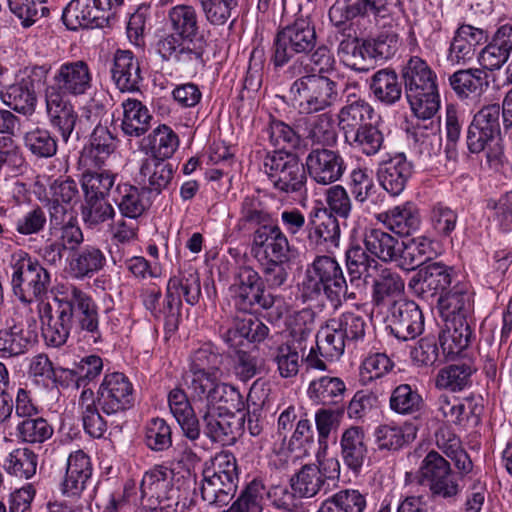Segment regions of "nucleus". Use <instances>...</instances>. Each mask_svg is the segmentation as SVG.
I'll list each match as a JSON object with an SVG mask.
<instances>
[{
    "label": "nucleus",
    "instance_id": "f257e3e1",
    "mask_svg": "<svg viewBox=\"0 0 512 512\" xmlns=\"http://www.w3.org/2000/svg\"><path fill=\"white\" fill-rule=\"evenodd\" d=\"M53 302L54 306L46 302L39 307L42 335L49 346L64 345L72 332H84L94 343L100 340L98 306L89 293L74 284H62Z\"/></svg>",
    "mask_w": 512,
    "mask_h": 512
},
{
    "label": "nucleus",
    "instance_id": "f03ea898",
    "mask_svg": "<svg viewBox=\"0 0 512 512\" xmlns=\"http://www.w3.org/2000/svg\"><path fill=\"white\" fill-rule=\"evenodd\" d=\"M168 32L155 43L157 55L165 62L189 67L201 64L207 46L202 19L191 4H177L167 11Z\"/></svg>",
    "mask_w": 512,
    "mask_h": 512
},
{
    "label": "nucleus",
    "instance_id": "7ed1b4c3",
    "mask_svg": "<svg viewBox=\"0 0 512 512\" xmlns=\"http://www.w3.org/2000/svg\"><path fill=\"white\" fill-rule=\"evenodd\" d=\"M289 77H297L288 94L294 109L301 115L323 112L339 100L338 83L326 75L309 74L303 58H297L287 68Z\"/></svg>",
    "mask_w": 512,
    "mask_h": 512
},
{
    "label": "nucleus",
    "instance_id": "20e7f679",
    "mask_svg": "<svg viewBox=\"0 0 512 512\" xmlns=\"http://www.w3.org/2000/svg\"><path fill=\"white\" fill-rule=\"evenodd\" d=\"M366 321L356 312H344L326 321L316 334V347L320 355L338 360L346 346L355 345L365 336Z\"/></svg>",
    "mask_w": 512,
    "mask_h": 512
},
{
    "label": "nucleus",
    "instance_id": "39448f33",
    "mask_svg": "<svg viewBox=\"0 0 512 512\" xmlns=\"http://www.w3.org/2000/svg\"><path fill=\"white\" fill-rule=\"evenodd\" d=\"M317 43L315 25L309 16L297 17L293 23L279 30L272 45L270 62L274 69L291 64L297 55H308Z\"/></svg>",
    "mask_w": 512,
    "mask_h": 512
},
{
    "label": "nucleus",
    "instance_id": "423d86ee",
    "mask_svg": "<svg viewBox=\"0 0 512 512\" xmlns=\"http://www.w3.org/2000/svg\"><path fill=\"white\" fill-rule=\"evenodd\" d=\"M185 384L194 402L205 403L206 407L218 406L228 412H241L245 408L239 390L221 381V374L186 372Z\"/></svg>",
    "mask_w": 512,
    "mask_h": 512
},
{
    "label": "nucleus",
    "instance_id": "0eeeda50",
    "mask_svg": "<svg viewBox=\"0 0 512 512\" xmlns=\"http://www.w3.org/2000/svg\"><path fill=\"white\" fill-rule=\"evenodd\" d=\"M10 267L12 289L21 302L31 303L47 293L50 273L28 253H13Z\"/></svg>",
    "mask_w": 512,
    "mask_h": 512
},
{
    "label": "nucleus",
    "instance_id": "6e6552de",
    "mask_svg": "<svg viewBox=\"0 0 512 512\" xmlns=\"http://www.w3.org/2000/svg\"><path fill=\"white\" fill-rule=\"evenodd\" d=\"M229 294L234 308L243 313L269 310L275 304V297L266 292L262 277L251 266L243 265L237 269Z\"/></svg>",
    "mask_w": 512,
    "mask_h": 512
},
{
    "label": "nucleus",
    "instance_id": "1a4fd4ad",
    "mask_svg": "<svg viewBox=\"0 0 512 512\" xmlns=\"http://www.w3.org/2000/svg\"><path fill=\"white\" fill-rule=\"evenodd\" d=\"M263 166L276 190L287 194L306 191L305 165L296 154L286 151L269 152L264 157Z\"/></svg>",
    "mask_w": 512,
    "mask_h": 512
},
{
    "label": "nucleus",
    "instance_id": "9d476101",
    "mask_svg": "<svg viewBox=\"0 0 512 512\" xmlns=\"http://www.w3.org/2000/svg\"><path fill=\"white\" fill-rule=\"evenodd\" d=\"M173 476V471L162 465H156L144 473L140 492L145 508L171 512L179 502V490L173 484Z\"/></svg>",
    "mask_w": 512,
    "mask_h": 512
},
{
    "label": "nucleus",
    "instance_id": "9b49d317",
    "mask_svg": "<svg viewBox=\"0 0 512 512\" xmlns=\"http://www.w3.org/2000/svg\"><path fill=\"white\" fill-rule=\"evenodd\" d=\"M307 287L313 292L321 291L335 305L341 303V299H355V293L348 292L347 282L340 264L332 257L318 256L307 269Z\"/></svg>",
    "mask_w": 512,
    "mask_h": 512
},
{
    "label": "nucleus",
    "instance_id": "f8f14e48",
    "mask_svg": "<svg viewBox=\"0 0 512 512\" xmlns=\"http://www.w3.org/2000/svg\"><path fill=\"white\" fill-rule=\"evenodd\" d=\"M93 87V74L84 60L66 61L55 70L52 83L45 88V93L67 98L81 97Z\"/></svg>",
    "mask_w": 512,
    "mask_h": 512
},
{
    "label": "nucleus",
    "instance_id": "ddd939ff",
    "mask_svg": "<svg viewBox=\"0 0 512 512\" xmlns=\"http://www.w3.org/2000/svg\"><path fill=\"white\" fill-rule=\"evenodd\" d=\"M419 477L420 483L429 487L433 497L451 499L460 492L457 475L450 463L436 451H430L422 460Z\"/></svg>",
    "mask_w": 512,
    "mask_h": 512
},
{
    "label": "nucleus",
    "instance_id": "4468645a",
    "mask_svg": "<svg viewBox=\"0 0 512 512\" xmlns=\"http://www.w3.org/2000/svg\"><path fill=\"white\" fill-rule=\"evenodd\" d=\"M100 410L108 415H117L134 405V388L130 379L121 372L106 373L96 392Z\"/></svg>",
    "mask_w": 512,
    "mask_h": 512
},
{
    "label": "nucleus",
    "instance_id": "2eb2a0df",
    "mask_svg": "<svg viewBox=\"0 0 512 512\" xmlns=\"http://www.w3.org/2000/svg\"><path fill=\"white\" fill-rule=\"evenodd\" d=\"M251 253L258 262L274 259H291L295 249L290 244L286 233L277 224H267L252 234Z\"/></svg>",
    "mask_w": 512,
    "mask_h": 512
},
{
    "label": "nucleus",
    "instance_id": "dca6fc26",
    "mask_svg": "<svg viewBox=\"0 0 512 512\" xmlns=\"http://www.w3.org/2000/svg\"><path fill=\"white\" fill-rule=\"evenodd\" d=\"M110 0H71L62 19L69 30L101 28L108 24Z\"/></svg>",
    "mask_w": 512,
    "mask_h": 512
},
{
    "label": "nucleus",
    "instance_id": "f3484780",
    "mask_svg": "<svg viewBox=\"0 0 512 512\" xmlns=\"http://www.w3.org/2000/svg\"><path fill=\"white\" fill-rule=\"evenodd\" d=\"M392 335L402 341L415 339L424 330V316L417 303L411 300L395 301L387 316Z\"/></svg>",
    "mask_w": 512,
    "mask_h": 512
},
{
    "label": "nucleus",
    "instance_id": "a211bd4d",
    "mask_svg": "<svg viewBox=\"0 0 512 512\" xmlns=\"http://www.w3.org/2000/svg\"><path fill=\"white\" fill-rule=\"evenodd\" d=\"M399 47L398 36L394 33H383L377 38L365 41L359 45L357 40L342 41L340 43V51L347 54L345 62L348 66L356 71H367L368 69L358 66L356 59L358 56L363 57L367 53L371 58L386 60L394 56Z\"/></svg>",
    "mask_w": 512,
    "mask_h": 512
},
{
    "label": "nucleus",
    "instance_id": "6ab92c4d",
    "mask_svg": "<svg viewBox=\"0 0 512 512\" xmlns=\"http://www.w3.org/2000/svg\"><path fill=\"white\" fill-rule=\"evenodd\" d=\"M453 282V269L434 262L421 269L409 281V288L419 298L429 301L442 296Z\"/></svg>",
    "mask_w": 512,
    "mask_h": 512
},
{
    "label": "nucleus",
    "instance_id": "aec40b11",
    "mask_svg": "<svg viewBox=\"0 0 512 512\" xmlns=\"http://www.w3.org/2000/svg\"><path fill=\"white\" fill-rule=\"evenodd\" d=\"M304 165L310 178L320 185L338 181L346 169L340 153L328 148L312 149L307 154Z\"/></svg>",
    "mask_w": 512,
    "mask_h": 512
},
{
    "label": "nucleus",
    "instance_id": "412c9836",
    "mask_svg": "<svg viewBox=\"0 0 512 512\" xmlns=\"http://www.w3.org/2000/svg\"><path fill=\"white\" fill-rule=\"evenodd\" d=\"M118 142L117 136L107 126L96 125L81 152L80 163L84 167L102 169L116 157Z\"/></svg>",
    "mask_w": 512,
    "mask_h": 512
},
{
    "label": "nucleus",
    "instance_id": "4be33fe9",
    "mask_svg": "<svg viewBox=\"0 0 512 512\" xmlns=\"http://www.w3.org/2000/svg\"><path fill=\"white\" fill-rule=\"evenodd\" d=\"M488 40L485 30L469 24L460 25L454 32L447 51L446 60L452 65H465L470 62L478 46Z\"/></svg>",
    "mask_w": 512,
    "mask_h": 512
},
{
    "label": "nucleus",
    "instance_id": "5701e85b",
    "mask_svg": "<svg viewBox=\"0 0 512 512\" xmlns=\"http://www.w3.org/2000/svg\"><path fill=\"white\" fill-rule=\"evenodd\" d=\"M413 164L404 153H396L378 164L376 176L380 186L391 196L400 195L413 174Z\"/></svg>",
    "mask_w": 512,
    "mask_h": 512
},
{
    "label": "nucleus",
    "instance_id": "b1692460",
    "mask_svg": "<svg viewBox=\"0 0 512 512\" xmlns=\"http://www.w3.org/2000/svg\"><path fill=\"white\" fill-rule=\"evenodd\" d=\"M111 79L121 92L139 91L143 80L140 62L130 50L117 49L110 61Z\"/></svg>",
    "mask_w": 512,
    "mask_h": 512
},
{
    "label": "nucleus",
    "instance_id": "393cba45",
    "mask_svg": "<svg viewBox=\"0 0 512 512\" xmlns=\"http://www.w3.org/2000/svg\"><path fill=\"white\" fill-rule=\"evenodd\" d=\"M444 327L438 340L444 360H453L470 344L474 334L466 317L444 319Z\"/></svg>",
    "mask_w": 512,
    "mask_h": 512
},
{
    "label": "nucleus",
    "instance_id": "a878e982",
    "mask_svg": "<svg viewBox=\"0 0 512 512\" xmlns=\"http://www.w3.org/2000/svg\"><path fill=\"white\" fill-rule=\"evenodd\" d=\"M340 457L354 475H359L368 460V441L362 427L350 426L340 437Z\"/></svg>",
    "mask_w": 512,
    "mask_h": 512
},
{
    "label": "nucleus",
    "instance_id": "bb28decb",
    "mask_svg": "<svg viewBox=\"0 0 512 512\" xmlns=\"http://www.w3.org/2000/svg\"><path fill=\"white\" fill-rule=\"evenodd\" d=\"M326 465L332 470L331 474H325L316 465H305L291 479V489L298 493L299 497L311 498L323 487L327 479H335L339 475L340 464L335 459H328Z\"/></svg>",
    "mask_w": 512,
    "mask_h": 512
},
{
    "label": "nucleus",
    "instance_id": "cd10ccee",
    "mask_svg": "<svg viewBox=\"0 0 512 512\" xmlns=\"http://www.w3.org/2000/svg\"><path fill=\"white\" fill-rule=\"evenodd\" d=\"M92 476L89 456L82 450L72 452L67 459L65 477L61 483V492L66 497H79Z\"/></svg>",
    "mask_w": 512,
    "mask_h": 512
},
{
    "label": "nucleus",
    "instance_id": "c85d7f7f",
    "mask_svg": "<svg viewBox=\"0 0 512 512\" xmlns=\"http://www.w3.org/2000/svg\"><path fill=\"white\" fill-rule=\"evenodd\" d=\"M106 262V256L99 247L85 245L67 258V271L72 279L83 281L101 271Z\"/></svg>",
    "mask_w": 512,
    "mask_h": 512
},
{
    "label": "nucleus",
    "instance_id": "c756f323",
    "mask_svg": "<svg viewBox=\"0 0 512 512\" xmlns=\"http://www.w3.org/2000/svg\"><path fill=\"white\" fill-rule=\"evenodd\" d=\"M376 219L399 236H409L421 225L419 209L410 201L377 214Z\"/></svg>",
    "mask_w": 512,
    "mask_h": 512
},
{
    "label": "nucleus",
    "instance_id": "7c9ffc66",
    "mask_svg": "<svg viewBox=\"0 0 512 512\" xmlns=\"http://www.w3.org/2000/svg\"><path fill=\"white\" fill-rule=\"evenodd\" d=\"M45 104L51 126L67 143L79 118L77 111L69 99L48 93H45Z\"/></svg>",
    "mask_w": 512,
    "mask_h": 512
},
{
    "label": "nucleus",
    "instance_id": "2f4dec72",
    "mask_svg": "<svg viewBox=\"0 0 512 512\" xmlns=\"http://www.w3.org/2000/svg\"><path fill=\"white\" fill-rule=\"evenodd\" d=\"M436 410L447 422L466 428L480 422V407H472V402H462L458 398L440 395L436 401Z\"/></svg>",
    "mask_w": 512,
    "mask_h": 512
},
{
    "label": "nucleus",
    "instance_id": "473e14b6",
    "mask_svg": "<svg viewBox=\"0 0 512 512\" xmlns=\"http://www.w3.org/2000/svg\"><path fill=\"white\" fill-rule=\"evenodd\" d=\"M449 84L457 97L461 100L476 99L482 96L489 88V75L484 69H460L449 77Z\"/></svg>",
    "mask_w": 512,
    "mask_h": 512
},
{
    "label": "nucleus",
    "instance_id": "72a5a7b5",
    "mask_svg": "<svg viewBox=\"0 0 512 512\" xmlns=\"http://www.w3.org/2000/svg\"><path fill=\"white\" fill-rule=\"evenodd\" d=\"M174 175L172 164L157 158L142 161L139 176L143 190L155 196L159 195L171 183Z\"/></svg>",
    "mask_w": 512,
    "mask_h": 512
},
{
    "label": "nucleus",
    "instance_id": "f704fd0d",
    "mask_svg": "<svg viewBox=\"0 0 512 512\" xmlns=\"http://www.w3.org/2000/svg\"><path fill=\"white\" fill-rule=\"evenodd\" d=\"M466 145L471 153L484 152L490 165L501 162L504 154L502 137L476 126L474 122L468 126Z\"/></svg>",
    "mask_w": 512,
    "mask_h": 512
},
{
    "label": "nucleus",
    "instance_id": "c9c22d12",
    "mask_svg": "<svg viewBox=\"0 0 512 512\" xmlns=\"http://www.w3.org/2000/svg\"><path fill=\"white\" fill-rule=\"evenodd\" d=\"M123 117L121 130L127 137H141L151 127L153 116L149 109L140 100L127 98L121 104Z\"/></svg>",
    "mask_w": 512,
    "mask_h": 512
},
{
    "label": "nucleus",
    "instance_id": "e433bc0d",
    "mask_svg": "<svg viewBox=\"0 0 512 512\" xmlns=\"http://www.w3.org/2000/svg\"><path fill=\"white\" fill-rule=\"evenodd\" d=\"M370 94L385 106H392L402 97V84L392 69L384 68L376 71L369 81Z\"/></svg>",
    "mask_w": 512,
    "mask_h": 512
},
{
    "label": "nucleus",
    "instance_id": "4c0bfd02",
    "mask_svg": "<svg viewBox=\"0 0 512 512\" xmlns=\"http://www.w3.org/2000/svg\"><path fill=\"white\" fill-rule=\"evenodd\" d=\"M433 254V240L427 236L421 235L407 241H400L397 266L411 271L431 259Z\"/></svg>",
    "mask_w": 512,
    "mask_h": 512
},
{
    "label": "nucleus",
    "instance_id": "58836bf2",
    "mask_svg": "<svg viewBox=\"0 0 512 512\" xmlns=\"http://www.w3.org/2000/svg\"><path fill=\"white\" fill-rule=\"evenodd\" d=\"M402 77L405 85V95L437 87L436 74L423 59L417 56L409 59L402 70Z\"/></svg>",
    "mask_w": 512,
    "mask_h": 512
},
{
    "label": "nucleus",
    "instance_id": "ea45409f",
    "mask_svg": "<svg viewBox=\"0 0 512 512\" xmlns=\"http://www.w3.org/2000/svg\"><path fill=\"white\" fill-rule=\"evenodd\" d=\"M382 128L379 120L374 121L347 135L345 142L368 157L375 156L386 148L385 135Z\"/></svg>",
    "mask_w": 512,
    "mask_h": 512
},
{
    "label": "nucleus",
    "instance_id": "a19ab883",
    "mask_svg": "<svg viewBox=\"0 0 512 512\" xmlns=\"http://www.w3.org/2000/svg\"><path fill=\"white\" fill-rule=\"evenodd\" d=\"M179 146L178 135L171 127L162 124L156 127L148 136L144 137L141 143L142 150L149 158H159L162 161L173 156Z\"/></svg>",
    "mask_w": 512,
    "mask_h": 512
},
{
    "label": "nucleus",
    "instance_id": "79ce46f5",
    "mask_svg": "<svg viewBox=\"0 0 512 512\" xmlns=\"http://www.w3.org/2000/svg\"><path fill=\"white\" fill-rule=\"evenodd\" d=\"M366 250L382 262L397 264L400 241L380 228H368L363 235Z\"/></svg>",
    "mask_w": 512,
    "mask_h": 512
},
{
    "label": "nucleus",
    "instance_id": "37998d69",
    "mask_svg": "<svg viewBox=\"0 0 512 512\" xmlns=\"http://www.w3.org/2000/svg\"><path fill=\"white\" fill-rule=\"evenodd\" d=\"M145 190L128 183H120L113 192V201L122 216L136 219L150 206L149 200L144 198Z\"/></svg>",
    "mask_w": 512,
    "mask_h": 512
},
{
    "label": "nucleus",
    "instance_id": "c03bdc74",
    "mask_svg": "<svg viewBox=\"0 0 512 512\" xmlns=\"http://www.w3.org/2000/svg\"><path fill=\"white\" fill-rule=\"evenodd\" d=\"M375 117L374 108L363 99L355 100L343 106L339 111L338 119L344 138L359 130L360 127L374 122Z\"/></svg>",
    "mask_w": 512,
    "mask_h": 512
},
{
    "label": "nucleus",
    "instance_id": "a18cd8bd",
    "mask_svg": "<svg viewBox=\"0 0 512 512\" xmlns=\"http://www.w3.org/2000/svg\"><path fill=\"white\" fill-rule=\"evenodd\" d=\"M346 392V385L339 377L322 376L310 382L307 393L310 400L323 406L340 404Z\"/></svg>",
    "mask_w": 512,
    "mask_h": 512
},
{
    "label": "nucleus",
    "instance_id": "49530a36",
    "mask_svg": "<svg viewBox=\"0 0 512 512\" xmlns=\"http://www.w3.org/2000/svg\"><path fill=\"white\" fill-rule=\"evenodd\" d=\"M237 487V479L205 475L201 486V496L209 505L221 507L230 503L235 496Z\"/></svg>",
    "mask_w": 512,
    "mask_h": 512
},
{
    "label": "nucleus",
    "instance_id": "de8ad7c7",
    "mask_svg": "<svg viewBox=\"0 0 512 512\" xmlns=\"http://www.w3.org/2000/svg\"><path fill=\"white\" fill-rule=\"evenodd\" d=\"M306 242L311 249L335 247L340 243L341 230L337 218L331 214L319 223L310 221L306 228Z\"/></svg>",
    "mask_w": 512,
    "mask_h": 512
},
{
    "label": "nucleus",
    "instance_id": "09e8293b",
    "mask_svg": "<svg viewBox=\"0 0 512 512\" xmlns=\"http://www.w3.org/2000/svg\"><path fill=\"white\" fill-rule=\"evenodd\" d=\"M437 303L444 319L456 316L466 317L471 309V293L467 283L457 282L452 288L438 297Z\"/></svg>",
    "mask_w": 512,
    "mask_h": 512
},
{
    "label": "nucleus",
    "instance_id": "8fccbe9b",
    "mask_svg": "<svg viewBox=\"0 0 512 512\" xmlns=\"http://www.w3.org/2000/svg\"><path fill=\"white\" fill-rule=\"evenodd\" d=\"M413 149L425 158L437 155L442 146L440 120H431L427 124L417 122L413 131Z\"/></svg>",
    "mask_w": 512,
    "mask_h": 512
},
{
    "label": "nucleus",
    "instance_id": "3c124183",
    "mask_svg": "<svg viewBox=\"0 0 512 512\" xmlns=\"http://www.w3.org/2000/svg\"><path fill=\"white\" fill-rule=\"evenodd\" d=\"M223 355L212 342H205L193 349L188 360L187 372L222 374Z\"/></svg>",
    "mask_w": 512,
    "mask_h": 512
},
{
    "label": "nucleus",
    "instance_id": "603ef678",
    "mask_svg": "<svg viewBox=\"0 0 512 512\" xmlns=\"http://www.w3.org/2000/svg\"><path fill=\"white\" fill-rule=\"evenodd\" d=\"M166 291L180 299L183 296L185 302L191 306L196 305L201 297L199 273L192 267L179 272L169 279Z\"/></svg>",
    "mask_w": 512,
    "mask_h": 512
},
{
    "label": "nucleus",
    "instance_id": "864d4df0",
    "mask_svg": "<svg viewBox=\"0 0 512 512\" xmlns=\"http://www.w3.org/2000/svg\"><path fill=\"white\" fill-rule=\"evenodd\" d=\"M374 437L379 450L397 451L415 439L416 429L412 425L384 424L375 429Z\"/></svg>",
    "mask_w": 512,
    "mask_h": 512
},
{
    "label": "nucleus",
    "instance_id": "5fc2aeb1",
    "mask_svg": "<svg viewBox=\"0 0 512 512\" xmlns=\"http://www.w3.org/2000/svg\"><path fill=\"white\" fill-rule=\"evenodd\" d=\"M24 147L36 158H50L57 153V138L43 126H33L23 133Z\"/></svg>",
    "mask_w": 512,
    "mask_h": 512
},
{
    "label": "nucleus",
    "instance_id": "6e6d98bb",
    "mask_svg": "<svg viewBox=\"0 0 512 512\" xmlns=\"http://www.w3.org/2000/svg\"><path fill=\"white\" fill-rule=\"evenodd\" d=\"M360 244H351L345 252V262L350 283L358 282L362 277H372V271L379 267L378 261L367 254Z\"/></svg>",
    "mask_w": 512,
    "mask_h": 512
},
{
    "label": "nucleus",
    "instance_id": "4d7b16f0",
    "mask_svg": "<svg viewBox=\"0 0 512 512\" xmlns=\"http://www.w3.org/2000/svg\"><path fill=\"white\" fill-rule=\"evenodd\" d=\"M366 494L357 489H342L324 500L317 512H364Z\"/></svg>",
    "mask_w": 512,
    "mask_h": 512
},
{
    "label": "nucleus",
    "instance_id": "13d9d810",
    "mask_svg": "<svg viewBox=\"0 0 512 512\" xmlns=\"http://www.w3.org/2000/svg\"><path fill=\"white\" fill-rule=\"evenodd\" d=\"M85 168L81 177L85 199L106 198L115 184L117 174L110 170Z\"/></svg>",
    "mask_w": 512,
    "mask_h": 512
},
{
    "label": "nucleus",
    "instance_id": "bf43d9fd",
    "mask_svg": "<svg viewBox=\"0 0 512 512\" xmlns=\"http://www.w3.org/2000/svg\"><path fill=\"white\" fill-rule=\"evenodd\" d=\"M1 99L8 107L24 115L35 111L37 96L34 87L28 86L21 79L7 87L1 93Z\"/></svg>",
    "mask_w": 512,
    "mask_h": 512
},
{
    "label": "nucleus",
    "instance_id": "052dcab7",
    "mask_svg": "<svg viewBox=\"0 0 512 512\" xmlns=\"http://www.w3.org/2000/svg\"><path fill=\"white\" fill-rule=\"evenodd\" d=\"M379 272L373 280V302L379 306L390 297L399 296L405 288V284L401 276L389 268L379 265Z\"/></svg>",
    "mask_w": 512,
    "mask_h": 512
},
{
    "label": "nucleus",
    "instance_id": "680f3d73",
    "mask_svg": "<svg viewBox=\"0 0 512 512\" xmlns=\"http://www.w3.org/2000/svg\"><path fill=\"white\" fill-rule=\"evenodd\" d=\"M53 427L41 415L18 420L15 435L18 441L28 444H42L53 435Z\"/></svg>",
    "mask_w": 512,
    "mask_h": 512
},
{
    "label": "nucleus",
    "instance_id": "e2e57ef3",
    "mask_svg": "<svg viewBox=\"0 0 512 512\" xmlns=\"http://www.w3.org/2000/svg\"><path fill=\"white\" fill-rule=\"evenodd\" d=\"M410 108L417 118V122L427 124L431 120H439L436 114L440 107L438 88H432L419 93L406 95Z\"/></svg>",
    "mask_w": 512,
    "mask_h": 512
},
{
    "label": "nucleus",
    "instance_id": "0e129e2a",
    "mask_svg": "<svg viewBox=\"0 0 512 512\" xmlns=\"http://www.w3.org/2000/svg\"><path fill=\"white\" fill-rule=\"evenodd\" d=\"M48 0H7L10 12L18 18L23 28L35 25L41 19L49 17L50 9L45 5Z\"/></svg>",
    "mask_w": 512,
    "mask_h": 512
},
{
    "label": "nucleus",
    "instance_id": "69168bd1",
    "mask_svg": "<svg viewBox=\"0 0 512 512\" xmlns=\"http://www.w3.org/2000/svg\"><path fill=\"white\" fill-rule=\"evenodd\" d=\"M201 418L204 433L211 441L225 445L235 440L234 427L227 417L215 411V407H206Z\"/></svg>",
    "mask_w": 512,
    "mask_h": 512
},
{
    "label": "nucleus",
    "instance_id": "338daca9",
    "mask_svg": "<svg viewBox=\"0 0 512 512\" xmlns=\"http://www.w3.org/2000/svg\"><path fill=\"white\" fill-rule=\"evenodd\" d=\"M389 405L397 414L413 415L421 411L424 401L417 388L409 384H400L392 391Z\"/></svg>",
    "mask_w": 512,
    "mask_h": 512
},
{
    "label": "nucleus",
    "instance_id": "774afa93",
    "mask_svg": "<svg viewBox=\"0 0 512 512\" xmlns=\"http://www.w3.org/2000/svg\"><path fill=\"white\" fill-rule=\"evenodd\" d=\"M264 137L275 147L276 151L296 149L300 146L301 137L287 123L272 118L263 130Z\"/></svg>",
    "mask_w": 512,
    "mask_h": 512
}]
</instances>
